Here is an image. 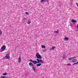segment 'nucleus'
<instances>
[{"mask_svg":"<svg viewBox=\"0 0 78 78\" xmlns=\"http://www.w3.org/2000/svg\"><path fill=\"white\" fill-rule=\"evenodd\" d=\"M67 66H70L71 65V64L70 63H68L67 64Z\"/></svg>","mask_w":78,"mask_h":78,"instance_id":"4be33fe9","label":"nucleus"},{"mask_svg":"<svg viewBox=\"0 0 78 78\" xmlns=\"http://www.w3.org/2000/svg\"><path fill=\"white\" fill-rule=\"evenodd\" d=\"M3 75H7V73H4L3 74Z\"/></svg>","mask_w":78,"mask_h":78,"instance_id":"aec40b11","label":"nucleus"},{"mask_svg":"<svg viewBox=\"0 0 78 78\" xmlns=\"http://www.w3.org/2000/svg\"><path fill=\"white\" fill-rule=\"evenodd\" d=\"M76 5L77 6H78V3H77L76 4Z\"/></svg>","mask_w":78,"mask_h":78,"instance_id":"393cba45","label":"nucleus"},{"mask_svg":"<svg viewBox=\"0 0 78 78\" xmlns=\"http://www.w3.org/2000/svg\"><path fill=\"white\" fill-rule=\"evenodd\" d=\"M36 56L37 58L38 59H42V57H41V56L39 54V53H37L36 54Z\"/></svg>","mask_w":78,"mask_h":78,"instance_id":"20e7f679","label":"nucleus"},{"mask_svg":"<svg viewBox=\"0 0 78 78\" xmlns=\"http://www.w3.org/2000/svg\"><path fill=\"white\" fill-rule=\"evenodd\" d=\"M5 48H6V46L4 45H3L1 47V49L2 51H4Z\"/></svg>","mask_w":78,"mask_h":78,"instance_id":"39448f33","label":"nucleus"},{"mask_svg":"<svg viewBox=\"0 0 78 78\" xmlns=\"http://www.w3.org/2000/svg\"><path fill=\"white\" fill-rule=\"evenodd\" d=\"M76 59H73V62H76Z\"/></svg>","mask_w":78,"mask_h":78,"instance_id":"6e6552de","label":"nucleus"},{"mask_svg":"<svg viewBox=\"0 0 78 78\" xmlns=\"http://www.w3.org/2000/svg\"><path fill=\"white\" fill-rule=\"evenodd\" d=\"M27 23L28 24H30V23H31V21H28V22H27Z\"/></svg>","mask_w":78,"mask_h":78,"instance_id":"2eb2a0df","label":"nucleus"},{"mask_svg":"<svg viewBox=\"0 0 78 78\" xmlns=\"http://www.w3.org/2000/svg\"><path fill=\"white\" fill-rule=\"evenodd\" d=\"M77 31H78V24L77 25Z\"/></svg>","mask_w":78,"mask_h":78,"instance_id":"412c9836","label":"nucleus"},{"mask_svg":"<svg viewBox=\"0 0 78 78\" xmlns=\"http://www.w3.org/2000/svg\"><path fill=\"white\" fill-rule=\"evenodd\" d=\"M64 40L65 41H68L69 40V39H68L67 37H66L64 39Z\"/></svg>","mask_w":78,"mask_h":78,"instance_id":"9d476101","label":"nucleus"},{"mask_svg":"<svg viewBox=\"0 0 78 78\" xmlns=\"http://www.w3.org/2000/svg\"><path fill=\"white\" fill-rule=\"evenodd\" d=\"M18 61L20 62L21 61V58H20V57L18 58Z\"/></svg>","mask_w":78,"mask_h":78,"instance_id":"ddd939ff","label":"nucleus"},{"mask_svg":"<svg viewBox=\"0 0 78 78\" xmlns=\"http://www.w3.org/2000/svg\"><path fill=\"white\" fill-rule=\"evenodd\" d=\"M54 33H59V30H57V31H55Z\"/></svg>","mask_w":78,"mask_h":78,"instance_id":"f8f14e48","label":"nucleus"},{"mask_svg":"<svg viewBox=\"0 0 78 78\" xmlns=\"http://www.w3.org/2000/svg\"><path fill=\"white\" fill-rule=\"evenodd\" d=\"M71 22L73 23V24H75V23H76V20L73 19L72 20Z\"/></svg>","mask_w":78,"mask_h":78,"instance_id":"423d86ee","label":"nucleus"},{"mask_svg":"<svg viewBox=\"0 0 78 78\" xmlns=\"http://www.w3.org/2000/svg\"><path fill=\"white\" fill-rule=\"evenodd\" d=\"M2 34V30H0V36Z\"/></svg>","mask_w":78,"mask_h":78,"instance_id":"f3484780","label":"nucleus"},{"mask_svg":"<svg viewBox=\"0 0 78 78\" xmlns=\"http://www.w3.org/2000/svg\"><path fill=\"white\" fill-rule=\"evenodd\" d=\"M45 0H41V2L42 3Z\"/></svg>","mask_w":78,"mask_h":78,"instance_id":"5701e85b","label":"nucleus"},{"mask_svg":"<svg viewBox=\"0 0 78 78\" xmlns=\"http://www.w3.org/2000/svg\"><path fill=\"white\" fill-rule=\"evenodd\" d=\"M9 55L10 53H8V54H6L5 58L6 59H10V56H9Z\"/></svg>","mask_w":78,"mask_h":78,"instance_id":"f03ea898","label":"nucleus"},{"mask_svg":"<svg viewBox=\"0 0 78 78\" xmlns=\"http://www.w3.org/2000/svg\"><path fill=\"white\" fill-rule=\"evenodd\" d=\"M26 14H28V12H26Z\"/></svg>","mask_w":78,"mask_h":78,"instance_id":"a878e982","label":"nucleus"},{"mask_svg":"<svg viewBox=\"0 0 78 78\" xmlns=\"http://www.w3.org/2000/svg\"><path fill=\"white\" fill-rule=\"evenodd\" d=\"M75 57H73L69 58V61H71L72 60H73V59H75Z\"/></svg>","mask_w":78,"mask_h":78,"instance_id":"0eeeda50","label":"nucleus"},{"mask_svg":"<svg viewBox=\"0 0 78 78\" xmlns=\"http://www.w3.org/2000/svg\"><path fill=\"white\" fill-rule=\"evenodd\" d=\"M29 65L30 66V67H32L34 71H36V69H35V67H33V64L31 62H30L29 64Z\"/></svg>","mask_w":78,"mask_h":78,"instance_id":"7ed1b4c3","label":"nucleus"},{"mask_svg":"<svg viewBox=\"0 0 78 78\" xmlns=\"http://www.w3.org/2000/svg\"><path fill=\"white\" fill-rule=\"evenodd\" d=\"M78 64V62H77L76 63H73L72 64L73 65H75V64Z\"/></svg>","mask_w":78,"mask_h":78,"instance_id":"a211bd4d","label":"nucleus"},{"mask_svg":"<svg viewBox=\"0 0 78 78\" xmlns=\"http://www.w3.org/2000/svg\"><path fill=\"white\" fill-rule=\"evenodd\" d=\"M55 47H53L52 48H51V50H54V49H55Z\"/></svg>","mask_w":78,"mask_h":78,"instance_id":"dca6fc26","label":"nucleus"},{"mask_svg":"<svg viewBox=\"0 0 78 78\" xmlns=\"http://www.w3.org/2000/svg\"><path fill=\"white\" fill-rule=\"evenodd\" d=\"M41 47L43 48H45V46L44 45H41Z\"/></svg>","mask_w":78,"mask_h":78,"instance_id":"9b49d317","label":"nucleus"},{"mask_svg":"<svg viewBox=\"0 0 78 78\" xmlns=\"http://www.w3.org/2000/svg\"><path fill=\"white\" fill-rule=\"evenodd\" d=\"M26 18H23V21H24V20H26Z\"/></svg>","mask_w":78,"mask_h":78,"instance_id":"6ab92c4d","label":"nucleus"},{"mask_svg":"<svg viewBox=\"0 0 78 78\" xmlns=\"http://www.w3.org/2000/svg\"><path fill=\"white\" fill-rule=\"evenodd\" d=\"M70 26H71L72 27V23H70Z\"/></svg>","mask_w":78,"mask_h":78,"instance_id":"b1692460","label":"nucleus"},{"mask_svg":"<svg viewBox=\"0 0 78 78\" xmlns=\"http://www.w3.org/2000/svg\"><path fill=\"white\" fill-rule=\"evenodd\" d=\"M41 66V63H38V64L36 65V66H37V67Z\"/></svg>","mask_w":78,"mask_h":78,"instance_id":"1a4fd4ad","label":"nucleus"},{"mask_svg":"<svg viewBox=\"0 0 78 78\" xmlns=\"http://www.w3.org/2000/svg\"><path fill=\"white\" fill-rule=\"evenodd\" d=\"M37 61H37H33L32 60H31V59H30L29 60L30 61H31V62H33V63H34V64H38L39 63H43L44 62V61H43L42 60L40 59H39L38 58H37L36 59Z\"/></svg>","mask_w":78,"mask_h":78,"instance_id":"f257e3e1","label":"nucleus"},{"mask_svg":"<svg viewBox=\"0 0 78 78\" xmlns=\"http://www.w3.org/2000/svg\"><path fill=\"white\" fill-rule=\"evenodd\" d=\"M1 78H6V76H1Z\"/></svg>","mask_w":78,"mask_h":78,"instance_id":"4468645a","label":"nucleus"}]
</instances>
